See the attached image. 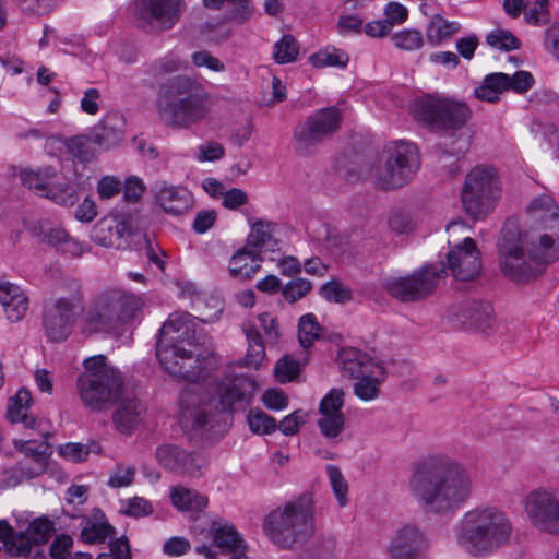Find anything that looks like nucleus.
<instances>
[{
    "label": "nucleus",
    "instance_id": "1",
    "mask_svg": "<svg viewBox=\"0 0 559 559\" xmlns=\"http://www.w3.org/2000/svg\"><path fill=\"white\" fill-rule=\"evenodd\" d=\"M534 221L521 236L508 222L499 239V261L503 273L518 282L536 277L544 266L559 259V213L551 197L535 198L527 207Z\"/></svg>",
    "mask_w": 559,
    "mask_h": 559
},
{
    "label": "nucleus",
    "instance_id": "2",
    "mask_svg": "<svg viewBox=\"0 0 559 559\" xmlns=\"http://www.w3.org/2000/svg\"><path fill=\"white\" fill-rule=\"evenodd\" d=\"M211 336L197 330L187 312H174L163 324L156 343V356L170 376L197 382L210 374L217 361Z\"/></svg>",
    "mask_w": 559,
    "mask_h": 559
},
{
    "label": "nucleus",
    "instance_id": "3",
    "mask_svg": "<svg viewBox=\"0 0 559 559\" xmlns=\"http://www.w3.org/2000/svg\"><path fill=\"white\" fill-rule=\"evenodd\" d=\"M408 486L424 511L438 515L456 512L472 495L466 468L444 454L430 455L415 464Z\"/></svg>",
    "mask_w": 559,
    "mask_h": 559
},
{
    "label": "nucleus",
    "instance_id": "4",
    "mask_svg": "<svg viewBox=\"0 0 559 559\" xmlns=\"http://www.w3.org/2000/svg\"><path fill=\"white\" fill-rule=\"evenodd\" d=\"M257 389L255 380L247 374H234L217 381L212 390L203 394L195 408L185 407L189 396L180 400L183 416L191 418L199 429H214L226 426L236 411L245 408L252 401Z\"/></svg>",
    "mask_w": 559,
    "mask_h": 559
},
{
    "label": "nucleus",
    "instance_id": "5",
    "mask_svg": "<svg viewBox=\"0 0 559 559\" xmlns=\"http://www.w3.org/2000/svg\"><path fill=\"white\" fill-rule=\"evenodd\" d=\"M454 535L457 545L468 555L486 557L509 544L512 525L499 509L478 507L463 515Z\"/></svg>",
    "mask_w": 559,
    "mask_h": 559
},
{
    "label": "nucleus",
    "instance_id": "6",
    "mask_svg": "<svg viewBox=\"0 0 559 559\" xmlns=\"http://www.w3.org/2000/svg\"><path fill=\"white\" fill-rule=\"evenodd\" d=\"M206 93L195 80L174 76L159 88L157 114L166 126L188 128L206 117Z\"/></svg>",
    "mask_w": 559,
    "mask_h": 559
},
{
    "label": "nucleus",
    "instance_id": "7",
    "mask_svg": "<svg viewBox=\"0 0 559 559\" xmlns=\"http://www.w3.org/2000/svg\"><path fill=\"white\" fill-rule=\"evenodd\" d=\"M264 531L283 548L304 543L314 532L312 499L302 496L271 512L265 519Z\"/></svg>",
    "mask_w": 559,
    "mask_h": 559
},
{
    "label": "nucleus",
    "instance_id": "8",
    "mask_svg": "<svg viewBox=\"0 0 559 559\" xmlns=\"http://www.w3.org/2000/svg\"><path fill=\"white\" fill-rule=\"evenodd\" d=\"M419 167L420 158L416 145L399 141L385 147L371 169V177L379 189L393 190L407 185Z\"/></svg>",
    "mask_w": 559,
    "mask_h": 559
},
{
    "label": "nucleus",
    "instance_id": "9",
    "mask_svg": "<svg viewBox=\"0 0 559 559\" xmlns=\"http://www.w3.org/2000/svg\"><path fill=\"white\" fill-rule=\"evenodd\" d=\"M143 300L135 294L112 288L102 293L87 312V324L94 332L111 333L135 319Z\"/></svg>",
    "mask_w": 559,
    "mask_h": 559
},
{
    "label": "nucleus",
    "instance_id": "10",
    "mask_svg": "<svg viewBox=\"0 0 559 559\" xmlns=\"http://www.w3.org/2000/svg\"><path fill=\"white\" fill-rule=\"evenodd\" d=\"M500 198V181L490 166H476L466 176L461 192L465 212L479 219L491 213Z\"/></svg>",
    "mask_w": 559,
    "mask_h": 559
},
{
    "label": "nucleus",
    "instance_id": "11",
    "mask_svg": "<svg viewBox=\"0 0 559 559\" xmlns=\"http://www.w3.org/2000/svg\"><path fill=\"white\" fill-rule=\"evenodd\" d=\"M82 308L81 285L72 281L67 295L51 297L44 301L41 325L48 341L59 343L68 338Z\"/></svg>",
    "mask_w": 559,
    "mask_h": 559
},
{
    "label": "nucleus",
    "instance_id": "12",
    "mask_svg": "<svg viewBox=\"0 0 559 559\" xmlns=\"http://www.w3.org/2000/svg\"><path fill=\"white\" fill-rule=\"evenodd\" d=\"M468 231L469 227L461 221L451 222L447 226L450 246L447 253L448 267L459 281L474 280L481 269L480 252Z\"/></svg>",
    "mask_w": 559,
    "mask_h": 559
},
{
    "label": "nucleus",
    "instance_id": "13",
    "mask_svg": "<svg viewBox=\"0 0 559 559\" xmlns=\"http://www.w3.org/2000/svg\"><path fill=\"white\" fill-rule=\"evenodd\" d=\"M413 114L418 121L442 130L461 129L472 116L465 103L431 95L417 99L413 105Z\"/></svg>",
    "mask_w": 559,
    "mask_h": 559
},
{
    "label": "nucleus",
    "instance_id": "14",
    "mask_svg": "<svg viewBox=\"0 0 559 559\" xmlns=\"http://www.w3.org/2000/svg\"><path fill=\"white\" fill-rule=\"evenodd\" d=\"M445 275L443 264H427L406 276L388 278L383 288L401 302H417L431 296Z\"/></svg>",
    "mask_w": 559,
    "mask_h": 559
},
{
    "label": "nucleus",
    "instance_id": "15",
    "mask_svg": "<svg viewBox=\"0 0 559 559\" xmlns=\"http://www.w3.org/2000/svg\"><path fill=\"white\" fill-rule=\"evenodd\" d=\"M342 112L331 106L316 110L299 122L293 133L295 150L300 155H309L323 141L330 139L341 127Z\"/></svg>",
    "mask_w": 559,
    "mask_h": 559
},
{
    "label": "nucleus",
    "instance_id": "16",
    "mask_svg": "<svg viewBox=\"0 0 559 559\" xmlns=\"http://www.w3.org/2000/svg\"><path fill=\"white\" fill-rule=\"evenodd\" d=\"M121 388L122 380L117 371L83 372L78 379L80 397L93 412L103 411L119 395Z\"/></svg>",
    "mask_w": 559,
    "mask_h": 559
},
{
    "label": "nucleus",
    "instance_id": "17",
    "mask_svg": "<svg viewBox=\"0 0 559 559\" xmlns=\"http://www.w3.org/2000/svg\"><path fill=\"white\" fill-rule=\"evenodd\" d=\"M53 531L47 519L34 520L24 532H16L7 520H0V542L10 556L27 557L33 545L45 544Z\"/></svg>",
    "mask_w": 559,
    "mask_h": 559
},
{
    "label": "nucleus",
    "instance_id": "18",
    "mask_svg": "<svg viewBox=\"0 0 559 559\" xmlns=\"http://www.w3.org/2000/svg\"><path fill=\"white\" fill-rule=\"evenodd\" d=\"M57 170L51 166L37 170L24 169L20 179L24 187L34 189L37 194L46 197L62 206H72L79 200L75 189L68 183H55Z\"/></svg>",
    "mask_w": 559,
    "mask_h": 559
},
{
    "label": "nucleus",
    "instance_id": "19",
    "mask_svg": "<svg viewBox=\"0 0 559 559\" xmlns=\"http://www.w3.org/2000/svg\"><path fill=\"white\" fill-rule=\"evenodd\" d=\"M525 512L532 525L540 532L559 534V492L536 489L525 499Z\"/></svg>",
    "mask_w": 559,
    "mask_h": 559
},
{
    "label": "nucleus",
    "instance_id": "20",
    "mask_svg": "<svg viewBox=\"0 0 559 559\" xmlns=\"http://www.w3.org/2000/svg\"><path fill=\"white\" fill-rule=\"evenodd\" d=\"M449 319L476 333L490 335L495 332L496 317L490 302L466 299L453 304L449 309Z\"/></svg>",
    "mask_w": 559,
    "mask_h": 559
},
{
    "label": "nucleus",
    "instance_id": "21",
    "mask_svg": "<svg viewBox=\"0 0 559 559\" xmlns=\"http://www.w3.org/2000/svg\"><path fill=\"white\" fill-rule=\"evenodd\" d=\"M156 459L163 467L192 477H200L206 468L204 456L197 452H187L171 444L158 447Z\"/></svg>",
    "mask_w": 559,
    "mask_h": 559
},
{
    "label": "nucleus",
    "instance_id": "22",
    "mask_svg": "<svg viewBox=\"0 0 559 559\" xmlns=\"http://www.w3.org/2000/svg\"><path fill=\"white\" fill-rule=\"evenodd\" d=\"M428 547V536L418 525L404 524L394 532L389 554L391 559H420Z\"/></svg>",
    "mask_w": 559,
    "mask_h": 559
},
{
    "label": "nucleus",
    "instance_id": "23",
    "mask_svg": "<svg viewBox=\"0 0 559 559\" xmlns=\"http://www.w3.org/2000/svg\"><path fill=\"white\" fill-rule=\"evenodd\" d=\"M182 0H140L138 13L142 20L159 28L169 29L179 20Z\"/></svg>",
    "mask_w": 559,
    "mask_h": 559
},
{
    "label": "nucleus",
    "instance_id": "24",
    "mask_svg": "<svg viewBox=\"0 0 559 559\" xmlns=\"http://www.w3.org/2000/svg\"><path fill=\"white\" fill-rule=\"evenodd\" d=\"M152 193L156 203L169 215H185L193 206L192 193L182 186L157 181L152 186Z\"/></svg>",
    "mask_w": 559,
    "mask_h": 559
},
{
    "label": "nucleus",
    "instance_id": "25",
    "mask_svg": "<svg viewBox=\"0 0 559 559\" xmlns=\"http://www.w3.org/2000/svg\"><path fill=\"white\" fill-rule=\"evenodd\" d=\"M129 234L130 226L127 222L105 217L93 227L92 239L102 247L120 249L126 246L124 237Z\"/></svg>",
    "mask_w": 559,
    "mask_h": 559
},
{
    "label": "nucleus",
    "instance_id": "26",
    "mask_svg": "<svg viewBox=\"0 0 559 559\" xmlns=\"http://www.w3.org/2000/svg\"><path fill=\"white\" fill-rule=\"evenodd\" d=\"M337 361L342 374L352 379H357L372 370L373 367L380 366L370 355L355 347L342 348Z\"/></svg>",
    "mask_w": 559,
    "mask_h": 559
},
{
    "label": "nucleus",
    "instance_id": "27",
    "mask_svg": "<svg viewBox=\"0 0 559 559\" xmlns=\"http://www.w3.org/2000/svg\"><path fill=\"white\" fill-rule=\"evenodd\" d=\"M145 406L134 396H123L119 401L112 421L121 433H130L141 421Z\"/></svg>",
    "mask_w": 559,
    "mask_h": 559
},
{
    "label": "nucleus",
    "instance_id": "28",
    "mask_svg": "<svg viewBox=\"0 0 559 559\" xmlns=\"http://www.w3.org/2000/svg\"><path fill=\"white\" fill-rule=\"evenodd\" d=\"M0 302L10 321L21 320L28 309V299L22 289L12 283H0Z\"/></svg>",
    "mask_w": 559,
    "mask_h": 559
},
{
    "label": "nucleus",
    "instance_id": "29",
    "mask_svg": "<svg viewBox=\"0 0 559 559\" xmlns=\"http://www.w3.org/2000/svg\"><path fill=\"white\" fill-rule=\"evenodd\" d=\"M274 224L259 219L251 225L246 246L262 257L266 252L278 250V242L273 236Z\"/></svg>",
    "mask_w": 559,
    "mask_h": 559
},
{
    "label": "nucleus",
    "instance_id": "30",
    "mask_svg": "<svg viewBox=\"0 0 559 559\" xmlns=\"http://www.w3.org/2000/svg\"><path fill=\"white\" fill-rule=\"evenodd\" d=\"M122 126L123 121L119 115H107L94 127L93 142L105 150L117 145L123 138Z\"/></svg>",
    "mask_w": 559,
    "mask_h": 559
},
{
    "label": "nucleus",
    "instance_id": "31",
    "mask_svg": "<svg viewBox=\"0 0 559 559\" xmlns=\"http://www.w3.org/2000/svg\"><path fill=\"white\" fill-rule=\"evenodd\" d=\"M263 258L245 247L238 250L229 261V273L233 277L248 280L261 267Z\"/></svg>",
    "mask_w": 559,
    "mask_h": 559
},
{
    "label": "nucleus",
    "instance_id": "32",
    "mask_svg": "<svg viewBox=\"0 0 559 559\" xmlns=\"http://www.w3.org/2000/svg\"><path fill=\"white\" fill-rule=\"evenodd\" d=\"M385 379L384 368L380 365L373 367L366 374L357 378L354 385L355 394L364 401L377 399L380 394V385Z\"/></svg>",
    "mask_w": 559,
    "mask_h": 559
},
{
    "label": "nucleus",
    "instance_id": "33",
    "mask_svg": "<svg viewBox=\"0 0 559 559\" xmlns=\"http://www.w3.org/2000/svg\"><path fill=\"white\" fill-rule=\"evenodd\" d=\"M509 74L495 72L486 75L481 84L474 90L475 97L480 100L496 103L500 94L507 91Z\"/></svg>",
    "mask_w": 559,
    "mask_h": 559
},
{
    "label": "nucleus",
    "instance_id": "34",
    "mask_svg": "<svg viewBox=\"0 0 559 559\" xmlns=\"http://www.w3.org/2000/svg\"><path fill=\"white\" fill-rule=\"evenodd\" d=\"M461 25L457 22H449L441 15H435L426 27V37L429 44L438 46L442 41L450 39L460 31Z\"/></svg>",
    "mask_w": 559,
    "mask_h": 559
},
{
    "label": "nucleus",
    "instance_id": "35",
    "mask_svg": "<svg viewBox=\"0 0 559 559\" xmlns=\"http://www.w3.org/2000/svg\"><path fill=\"white\" fill-rule=\"evenodd\" d=\"M170 498L174 507L180 511H200L207 504L204 496L185 487H174Z\"/></svg>",
    "mask_w": 559,
    "mask_h": 559
},
{
    "label": "nucleus",
    "instance_id": "36",
    "mask_svg": "<svg viewBox=\"0 0 559 559\" xmlns=\"http://www.w3.org/2000/svg\"><path fill=\"white\" fill-rule=\"evenodd\" d=\"M212 536L214 544L222 549L223 552L236 551V548L246 549L243 540L231 525L213 523Z\"/></svg>",
    "mask_w": 559,
    "mask_h": 559
},
{
    "label": "nucleus",
    "instance_id": "37",
    "mask_svg": "<svg viewBox=\"0 0 559 559\" xmlns=\"http://www.w3.org/2000/svg\"><path fill=\"white\" fill-rule=\"evenodd\" d=\"M37 477L36 472L31 468V461L22 460L14 466L0 472V489L16 487L24 480Z\"/></svg>",
    "mask_w": 559,
    "mask_h": 559
},
{
    "label": "nucleus",
    "instance_id": "38",
    "mask_svg": "<svg viewBox=\"0 0 559 559\" xmlns=\"http://www.w3.org/2000/svg\"><path fill=\"white\" fill-rule=\"evenodd\" d=\"M335 549V537L321 535L298 556V559H336Z\"/></svg>",
    "mask_w": 559,
    "mask_h": 559
},
{
    "label": "nucleus",
    "instance_id": "39",
    "mask_svg": "<svg viewBox=\"0 0 559 559\" xmlns=\"http://www.w3.org/2000/svg\"><path fill=\"white\" fill-rule=\"evenodd\" d=\"M13 444L20 452L25 454V460L31 461V468L36 472L37 476L46 471L47 456L46 448L44 449V444L34 445L32 441H23L17 439L13 441Z\"/></svg>",
    "mask_w": 559,
    "mask_h": 559
},
{
    "label": "nucleus",
    "instance_id": "40",
    "mask_svg": "<svg viewBox=\"0 0 559 559\" xmlns=\"http://www.w3.org/2000/svg\"><path fill=\"white\" fill-rule=\"evenodd\" d=\"M99 519L95 522L88 521L81 532V538L88 544L102 543L109 535L115 533V528L105 520V514L97 510Z\"/></svg>",
    "mask_w": 559,
    "mask_h": 559
},
{
    "label": "nucleus",
    "instance_id": "41",
    "mask_svg": "<svg viewBox=\"0 0 559 559\" xmlns=\"http://www.w3.org/2000/svg\"><path fill=\"white\" fill-rule=\"evenodd\" d=\"M322 326L313 313H307L299 318L298 338L304 348H309L322 333Z\"/></svg>",
    "mask_w": 559,
    "mask_h": 559
},
{
    "label": "nucleus",
    "instance_id": "42",
    "mask_svg": "<svg viewBox=\"0 0 559 559\" xmlns=\"http://www.w3.org/2000/svg\"><path fill=\"white\" fill-rule=\"evenodd\" d=\"M248 349L246 355V365L258 369L265 358V350L262 337L255 328L246 330Z\"/></svg>",
    "mask_w": 559,
    "mask_h": 559
},
{
    "label": "nucleus",
    "instance_id": "43",
    "mask_svg": "<svg viewBox=\"0 0 559 559\" xmlns=\"http://www.w3.org/2000/svg\"><path fill=\"white\" fill-rule=\"evenodd\" d=\"M299 53V45L293 35H284L281 40L274 45V60L278 64L294 62Z\"/></svg>",
    "mask_w": 559,
    "mask_h": 559
},
{
    "label": "nucleus",
    "instance_id": "44",
    "mask_svg": "<svg viewBox=\"0 0 559 559\" xmlns=\"http://www.w3.org/2000/svg\"><path fill=\"white\" fill-rule=\"evenodd\" d=\"M66 146L74 160L88 163L94 158V152L91 148V139L86 135H78L68 139Z\"/></svg>",
    "mask_w": 559,
    "mask_h": 559
},
{
    "label": "nucleus",
    "instance_id": "45",
    "mask_svg": "<svg viewBox=\"0 0 559 559\" xmlns=\"http://www.w3.org/2000/svg\"><path fill=\"white\" fill-rule=\"evenodd\" d=\"M391 40L395 48L414 51L418 50L424 46L423 34L417 29H403L392 34Z\"/></svg>",
    "mask_w": 559,
    "mask_h": 559
},
{
    "label": "nucleus",
    "instance_id": "46",
    "mask_svg": "<svg viewBox=\"0 0 559 559\" xmlns=\"http://www.w3.org/2000/svg\"><path fill=\"white\" fill-rule=\"evenodd\" d=\"M36 229V235L40 238V240L55 247L58 251L61 248L66 237L68 236V233L64 228L59 225H53L47 221L39 222Z\"/></svg>",
    "mask_w": 559,
    "mask_h": 559
},
{
    "label": "nucleus",
    "instance_id": "47",
    "mask_svg": "<svg viewBox=\"0 0 559 559\" xmlns=\"http://www.w3.org/2000/svg\"><path fill=\"white\" fill-rule=\"evenodd\" d=\"M32 396L28 390L20 389L14 397L11 399L8 406L7 417L15 424L27 414V409L31 405Z\"/></svg>",
    "mask_w": 559,
    "mask_h": 559
},
{
    "label": "nucleus",
    "instance_id": "48",
    "mask_svg": "<svg viewBox=\"0 0 559 559\" xmlns=\"http://www.w3.org/2000/svg\"><path fill=\"white\" fill-rule=\"evenodd\" d=\"M309 60L317 68L328 66L344 68L347 66L349 58L344 51L337 49L330 51L325 49L310 56Z\"/></svg>",
    "mask_w": 559,
    "mask_h": 559
},
{
    "label": "nucleus",
    "instance_id": "49",
    "mask_svg": "<svg viewBox=\"0 0 559 559\" xmlns=\"http://www.w3.org/2000/svg\"><path fill=\"white\" fill-rule=\"evenodd\" d=\"M326 473L338 506L345 507L348 503V484L346 479L344 478L341 469L335 465H328Z\"/></svg>",
    "mask_w": 559,
    "mask_h": 559
},
{
    "label": "nucleus",
    "instance_id": "50",
    "mask_svg": "<svg viewBox=\"0 0 559 559\" xmlns=\"http://www.w3.org/2000/svg\"><path fill=\"white\" fill-rule=\"evenodd\" d=\"M321 296L330 302L345 304L352 299V290L338 281H330L320 287Z\"/></svg>",
    "mask_w": 559,
    "mask_h": 559
},
{
    "label": "nucleus",
    "instance_id": "51",
    "mask_svg": "<svg viewBox=\"0 0 559 559\" xmlns=\"http://www.w3.org/2000/svg\"><path fill=\"white\" fill-rule=\"evenodd\" d=\"M250 430L258 435H267L276 429V421L263 411H250L247 416Z\"/></svg>",
    "mask_w": 559,
    "mask_h": 559
},
{
    "label": "nucleus",
    "instance_id": "52",
    "mask_svg": "<svg viewBox=\"0 0 559 559\" xmlns=\"http://www.w3.org/2000/svg\"><path fill=\"white\" fill-rule=\"evenodd\" d=\"M486 43L492 48L511 51L520 48V40L509 31L495 29L486 36Z\"/></svg>",
    "mask_w": 559,
    "mask_h": 559
},
{
    "label": "nucleus",
    "instance_id": "53",
    "mask_svg": "<svg viewBox=\"0 0 559 559\" xmlns=\"http://www.w3.org/2000/svg\"><path fill=\"white\" fill-rule=\"evenodd\" d=\"M318 426L321 433L328 439L337 438L344 430L345 417L344 414H329L321 415L318 420Z\"/></svg>",
    "mask_w": 559,
    "mask_h": 559
},
{
    "label": "nucleus",
    "instance_id": "54",
    "mask_svg": "<svg viewBox=\"0 0 559 559\" xmlns=\"http://www.w3.org/2000/svg\"><path fill=\"white\" fill-rule=\"evenodd\" d=\"M311 289L312 283L310 281L298 277L288 282L282 287L281 292L286 301L294 304L308 295Z\"/></svg>",
    "mask_w": 559,
    "mask_h": 559
},
{
    "label": "nucleus",
    "instance_id": "55",
    "mask_svg": "<svg viewBox=\"0 0 559 559\" xmlns=\"http://www.w3.org/2000/svg\"><path fill=\"white\" fill-rule=\"evenodd\" d=\"M226 10L228 20L243 24L250 20L254 9L250 0H228Z\"/></svg>",
    "mask_w": 559,
    "mask_h": 559
},
{
    "label": "nucleus",
    "instance_id": "56",
    "mask_svg": "<svg viewBox=\"0 0 559 559\" xmlns=\"http://www.w3.org/2000/svg\"><path fill=\"white\" fill-rule=\"evenodd\" d=\"M526 21L534 25H545L550 21L549 0H527Z\"/></svg>",
    "mask_w": 559,
    "mask_h": 559
},
{
    "label": "nucleus",
    "instance_id": "57",
    "mask_svg": "<svg viewBox=\"0 0 559 559\" xmlns=\"http://www.w3.org/2000/svg\"><path fill=\"white\" fill-rule=\"evenodd\" d=\"M300 372V365L289 356L282 357L275 365V377L278 382L294 381Z\"/></svg>",
    "mask_w": 559,
    "mask_h": 559
},
{
    "label": "nucleus",
    "instance_id": "58",
    "mask_svg": "<svg viewBox=\"0 0 559 559\" xmlns=\"http://www.w3.org/2000/svg\"><path fill=\"white\" fill-rule=\"evenodd\" d=\"M344 405V391L333 388L320 402V415L343 414L341 412Z\"/></svg>",
    "mask_w": 559,
    "mask_h": 559
},
{
    "label": "nucleus",
    "instance_id": "59",
    "mask_svg": "<svg viewBox=\"0 0 559 559\" xmlns=\"http://www.w3.org/2000/svg\"><path fill=\"white\" fill-rule=\"evenodd\" d=\"M182 68H185V66L177 57L174 55H167L151 64L148 68V73L153 78L158 79L159 76L176 72Z\"/></svg>",
    "mask_w": 559,
    "mask_h": 559
},
{
    "label": "nucleus",
    "instance_id": "60",
    "mask_svg": "<svg viewBox=\"0 0 559 559\" xmlns=\"http://www.w3.org/2000/svg\"><path fill=\"white\" fill-rule=\"evenodd\" d=\"M126 506L123 513L128 516L140 518L152 513L153 507L150 501L141 497H133L123 501Z\"/></svg>",
    "mask_w": 559,
    "mask_h": 559
},
{
    "label": "nucleus",
    "instance_id": "61",
    "mask_svg": "<svg viewBox=\"0 0 559 559\" xmlns=\"http://www.w3.org/2000/svg\"><path fill=\"white\" fill-rule=\"evenodd\" d=\"M534 84V78L528 71H516L513 75H509L507 91L512 90L515 93L523 94L527 92Z\"/></svg>",
    "mask_w": 559,
    "mask_h": 559
},
{
    "label": "nucleus",
    "instance_id": "62",
    "mask_svg": "<svg viewBox=\"0 0 559 559\" xmlns=\"http://www.w3.org/2000/svg\"><path fill=\"white\" fill-rule=\"evenodd\" d=\"M59 455L78 463L85 461L90 454V450L82 443H67L61 445L58 450Z\"/></svg>",
    "mask_w": 559,
    "mask_h": 559
},
{
    "label": "nucleus",
    "instance_id": "63",
    "mask_svg": "<svg viewBox=\"0 0 559 559\" xmlns=\"http://www.w3.org/2000/svg\"><path fill=\"white\" fill-rule=\"evenodd\" d=\"M191 59L195 67H206L215 72H222L225 70L224 63L205 50L193 52Z\"/></svg>",
    "mask_w": 559,
    "mask_h": 559
},
{
    "label": "nucleus",
    "instance_id": "64",
    "mask_svg": "<svg viewBox=\"0 0 559 559\" xmlns=\"http://www.w3.org/2000/svg\"><path fill=\"white\" fill-rule=\"evenodd\" d=\"M134 475L135 468L133 466L126 468L118 466L116 472L109 477L108 485L112 488L127 487L133 483Z\"/></svg>",
    "mask_w": 559,
    "mask_h": 559
}]
</instances>
